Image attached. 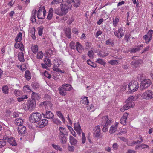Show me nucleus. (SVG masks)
Here are the masks:
<instances>
[{"mask_svg": "<svg viewBox=\"0 0 153 153\" xmlns=\"http://www.w3.org/2000/svg\"><path fill=\"white\" fill-rule=\"evenodd\" d=\"M59 130L58 137L62 144H65L67 142V137L68 135V132L66 129L62 127H59Z\"/></svg>", "mask_w": 153, "mask_h": 153, "instance_id": "f257e3e1", "label": "nucleus"}, {"mask_svg": "<svg viewBox=\"0 0 153 153\" xmlns=\"http://www.w3.org/2000/svg\"><path fill=\"white\" fill-rule=\"evenodd\" d=\"M102 121L101 125H104L102 130L103 132H105L108 131V127L111 125L112 120L109 119L108 116H107L102 117Z\"/></svg>", "mask_w": 153, "mask_h": 153, "instance_id": "f03ea898", "label": "nucleus"}, {"mask_svg": "<svg viewBox=\"0 0 153 153\" xmlns=\"http://www.w3.org/2000/svg\"><path fill=\"white\" fill-rule=\"evenodd\" d=\"M71 0H67L65 2L62 3L61 6V10L65 15L68 12L69 10H70L72 5L70 3Z\"/></svg>", "mask_w": 153, "mask_h": 153, "instance_id": "7ed1b4c3", "label": "nucleus"}, {"mask_svg": "<svg viewBox=\"0 0 153 153\" xmlns=\"http://www.w3.org/2000/svg\"><path fill=\"white\" fill-rule=\"evenodd\" d=\"M42 117L41 114L38 112L33 113L29 117V120L32 123L40 121Z\"/></svg>", "mask_w": 153, "mask_h": 153, "instance_id": "20e7f679", "label": "nucleus"}, {"mask_svg": "<svg viewBox=\"0 0 153 153\" xmlns=\"http://www.w3.org/2000/svg\"><path fill=\"white\" fill-rule=\"evenodd\" d=\"M93 135L94 137L97 139L102 137L103 134L101 133V129L99 125L95 126L93 129Z\"/></svg>", "mask_w": 153, "mask_h": 153, "instance_id": "39448f33", "label": "nucleus"}, {"mask_svg": "<svg viewBox=\"0 0 153 153\" xmlns=\"http://www.w3.org/2000/svg\"><path fill=\"white\" fill-rule=\"evenodd\" d=\"M35 105L34 101L33 100H29L27 102L25 103L23 108L26 110H32L35 107Z\"/></svg>", "mask_w": 153, "mask_h": 153, "instance_id": "423d86ee", "label": "nucleus"}, {"mask_svg": "<svg viewBox=\"0 0 153 153\" xmlns=\"http://www.w3.org/2000/svg\"><path fill=\"white\" fill-rule=\"evenodd\" d=\"M134 98L133 96H131L126 100V104L125 105V107H126V109H128L134 106L135 104L133 102Z\"/></svg>", "mask_w": 153, "mask_h": 153, "instance_id": "0eeeda50", "label": "nucleus"}, {"mask_svg": "<svg viewBox=\"0 0 153 153\" xmlns=\"http://www.w3.org/2000/svg\"><path fill=\"white\" fill-rule=\"evenodd\" d=\"M139 85L137 81H132L130 82L128 86V88L131 92H134L138 88Z\"/></svg>", "mask_w": 153, "mask_h": 153, "instance_id": "6e6552de", "label": "nucleus"}, {"mask_svg": "<svg viewBox=\"0 0 153 153\" xmlns=\"http://www.w3.org/2000/svg\"><path fill=\"white\" fill-rule=\"evenodd\" d=\"M37 13V17L39 19H43L45 17L46 11L44 6H41L38 10Z\"/></svg>", "mask_w": 153, "mask_h": 153, "instance_id": "1a4fd4ad", "label": "nucleus"}, {"mask_svg": "<svg viewBox=\"0 0 153 153\" xmlns=\"http://www.w3.org/2000/svg\"><path fill=\"white\" fill-rule=\"evenodd\" d=\"M141 97L144 99H151L153 98V92L150 90H146L142 94Z\"/></svg>", "mask_w": 153, "mask_h": 153, "instance_id": "9d476101", "label": "nucleus"}, {"mask_svg": "<svg viewBox=\"0 0 153 153\" xmlns=\"http://www.w3.org/2000/svg\"><path fill=\"white\" fill-rule=\"evenodd\" d=\"M151 80L149 79H145L142 81L140 86V89L143 90L146 89L151 84Z\"/></svg>", "mask_w": 153, "mask_h": 153, "instance_id": "9b49d317", "label": "nucleus"}, {"mask_svg": "<svg viewBox=\"0 0 153 153\" xmlns=\"http://www.w3.org/2000/svg\"><path fill=\"white\" fill-rule=\"evenodd\" d=\"M153 33V30H151L148 32L147 34L143 36V39L145 40L146 43H148L151 40Z\"/></svg>", "mask_w": 153, "mask_h": 153, "instance_id": "f8f14e48", "label": "nucleus"}, {"mask_svg": "<svg viewBox=\"0 0 153 153\" xmlns=\"http://www.w3.org/2000/svg\"><path fill=\"white\" fill-rule=\"evenodd\" d=\"M124 33L125 31L122 27H120L117 31L114 32V34L118 38H121L124 36Z\"/></svg>", "mask_w": 153, "mask_h": 153, "instance_id": "ddd939ff", "label": "nucleus"}, {"mask_svg": "<svg viewBox=\"0 0 153 153\" xmlns=\"http://www.w3.org/2000/svg\"><path fill=\"white\" fill-rule=\"evenodd\" d=\"M40 106L44 107L48 109H52L53 108V104L51 102L48 101L41 102L40 104Z\"/></svg>", "mask_w": 153, "mask_h": 153, "instance_id": "4468645a", "label": "nucleus"}, {"mask_svg": "<svg viewBox=\"0 0 153 153\" xmlns=\"http://www.w3.org/2000/svg\"><path fill=\"white\" fill-rule=\"evenodd\" d=\"M48 123V121L46 119H44L39 121L37 124V126L38 127L43 128L46 126Z\"/></svg>", "mask_w": 153, "mask_h": 153, "instance_id": "2eb2a0df", "label": "nucleus"}, {"mask_svg": "<svg viewBox=\"0 0 153 153\" xmlns=\"http://www.w3.org/2000/svg\"><path fill=\"white\" fill-rule=\"evenodd\" d=\"M74 128L76 131L78 135H80L81 134V132L82 130L80 125L79 122L76 123L74 124Z\"/></svg>", "mask_w": 153, "mask_h": 153, "instance_id": "dca6fc26", "label": "nucleus"}, {"mask_svg": "<svg viewBox=\"0 0 153 153\" xmlns=\"http://www.w3.org/2000/svg\"><path fill=\"white\" fill-rule=\"evenodd\" d=\"M142 61L140 59H138L136 60H134L131 63L132 67L137 68L138 67L142 64Z\"/></svg>", "mask_w": 153, "mask_h": 153, "instance_id": "f3484780", "label": "nucleus"}, {"mask_svg": "<svg viewBox=\"0 0 153 153\" xmlns=\"http://www.w3.org/2000/svg\"><path fill=\"white\" fill-rule=\"evenodd\" d=\"M119 123L116 122L110 127L109 132L110 134H113L115 132L118 127Z\"/></svg>", "mask_w": 153, "mask_h": 153, "instance_id": "a211bd4d", "label": "nucleus"}, {"mask_svg": "<svg viewBox=\"0 0 153 153\" xmlns=\"http://www.w3.org/2000/svg\"><path fill=\"white\" fill-rule=\"evenodd\" d=\"M14 47L16 49H19L22 51H23L24 50V45L22 42H16Z\"/></svg>", "mask_w": 153, "mask_h": 153, "instance_id": "6ab92c4d", "label": "nucleus"}, {"mask_svg": "<svg viewBox=\"0 0 153 153\" xmlns=\"http://www.w3.org/2000/svg\"><path fill=\"white\" fill-rule=\"evenodd\" d=\"M129 114L127 113H125L120 120V122L123 125H126V120Z\"/></svg>", "mask_w": 153, "mask_h": 153, "instance_id": "aec40b11", "label": "nucleus"}, {"mask_svg": "<svg viewBox=\"0 0 153 153\" xmlns=\"http://www.w3.org/2000/svg\"><path fill=\"white\" fill-rule=\"evenodd\" d=\"M5 139L7 140V142L11 145L14 146L17 145V143L16 142L14 138L12 137H6Z\"/></svg>", "mask_w": 153, "mask_h": 153, "instance_id": "412c9836", "label": "nucleus"}, {"mask_svg": "<svg viewBox=\"0 0 153 153\" xmlns=\"http://www.w3.org/2000/svg\"><path fill=\"white\" fill-rule=\"evenodd\" d=\"M44 117L47 119H52L54 115L53 113L51 111H46L45 114H43Z\"/></svg>", "mask_w": 153, "mask_h": 153, "instance_id": "4be33fe9", "label": "nucleus"}, {"mask_svg": "<svg viewBox=\"0 0 153 153\" xmlns=\"http://www.w3.org/2000/svg\"><path fill=\"white\" fill-rule=\"evenodd\" d=\"M26 130V128L22 125L19 126L18 128V132L19 134L22 135L25 133Z\"/></svg>", "mask_w": 153, "mask_h": 153, "instance_id": "5701e85b", "label": "nucleus"}, {"mask_svg": "<svg viewBox=\"0 0 153 153\" xmlns=\"http://www.w3.org/2000/svg\"><path fill=\"white\" fill-rule=\"evenodd\" d=\"M64 32L66 36L69 39L71 37V30L69 27H66L64 29Z\"/></svg>", "mask_w": 153, "mask_h": 153, "instance_id": "b1692460", "label": "nucleus"}, {"mask_svg": "<svg viewBox=\"0 0 153 153\" xmlns=\"http://www.w3.org/2000/svg\"><path fill=\"white\" fill-rule=\"evenodd\" d=\"M64 85H62L61 87L59 88L58 90L59 94L62 96H65L67 94V92L64 89Z\"/></svg>", "mask_w": 153, "mask_h": 153, "instance_id": "393cba45", "label": "nucleus"}, {"mask_svg": "<svg viewBox=\"0 0 153 153\" xmlns=\"http://www.w3.org/2000/svg\"><path fill=\"white\" fill-rule=\"evenodd\" d=\"M77 51L79 53H81L82 50H84L83 47L79 42H77L76 45Z\"/></svg>", "mask_w": 153, "mask_h": 153, "instance_id": "a878e982", "label": "nucleus"}, {"mask_svg": "<svg viewBox=\"0 0 153 153\" xmlns=\"http://www.w3.org/2000/svg\"><path fill=\"white\" fill-rule=\"evenodd\" d=\"M69 139L71 145L75 146L77 144V140L73 137L71 136H70Z\"/></svg>", "mask_w": 153, "mask_h": 153, "instance_id": "bb28decb", "label": "nucleus"}, {"mask_svg": "<svg viewBox=\"0 0 153 153\" xmlns=\"http://www.w3.org/2000/svg\"><path fill=\"white\" fill-rule=\"evenodd\" d=\"M23 91L26 94L30 93L32 91L30 87L28 85H25L23 88Z\"/></svg>", "mask_w": 153, "mask_h": 153, "instance_id": "cd10ccee", "label": "nucleus"}, {"mask_svg": "<svg viewBox=\"0 0 153 153\" xmlns=\"http://www.w3.org/2000/svg\"><path fill=\"white\" fill-rule=\"evenodd\" d=\"M109 54L106 51H101L99 52L98 55L99 56L102 57L104 58Z\"/></svg>", "mask_w": 153, "mask_h": 153, "instance_id": "c85d7f7f", "label": "nucleus"}, {"mask_svg": "<svg viewBox=\"0 0 153 153\" xmlns=\"http://www.w3.org/2000/svg\"><path fill=\"white\" fill-rule=\"evenodd\" d=\"M53 13V10L52 8H50L48 11L47 18L48 20H51L52 17Z\"/></svg>", "mask_w": 153, "mask_h": 153, "instance_id": "c756f323", "label": "nucleus"}, {"mask_svg": "<svg viewBox=\"0 0 153 153\" xmlns=\"http://www.w3.org/2000/svg\"><path fill=\"white\" fill-rule=\"evenodd\" d=\"M143 45H140L138 46L137 48L131 49L130 50L131 53H134L137 51H139L141 49V47H143Z\"/></svg>", "mask_w": 153, "mask_h": 153, "instance_id": "7c9ffc66", "label": "nucleus"}, {"mask_svg": "<svg viewBox=\"0 0 153 153\" xmlns=\"http://www.w3.org/2000/svg\"><path fill=\"white\" fill-rule=\"evenodd\" d=\"M79 0H71L70 1V3H72V5L75 7H77L80 5Z\"/></svg>", "mask_w": 153, "mask_h": 153, "instance_id": "2f4dec72", "label": "nucleus"}, {"mask_svg": "<svg viewBox=\"0 0 153 153\" xmlns=\"http://www.w3.org/2000/svg\"><path fill=\"white\" fill-rule=\"evenodd\" d=\"M14 123L16 125L20 126L22 125L23 121L22 119L16 118L15 120Z\"/></svg>", "mask_w": 153, "mask_h": 153, "instance_id": "473e14b6", "label": "nucleus"}, {"mask_svg": "<svg viewBox=\"0 0 153 153\" xmlns=\"http://www.w3.org/2000/svg\"><path fill=\"white\" fill-rule=\"evenodd\" d=\"M36 12L37 11L36 10H33V13H32L31 17V21L33 23L36 22Z\"/></svg>", "mask_w": 153, "mask_h": 153, "instance_id": "72a5a7b5", "label": "nucleus"}, {"mask_svg": "<svg viewBox=\"0 0 153 153\" xmlns=\"http://www.w3.org/2000/svg\"><path fill=\"white\" fill-rule=\"evenodd\" d=\"M18 59L21 62H23L24 61V55L22 52H21L19 53Z\"/></svg>", "mask_w": 153, "mask_h": 153, "instance_id": "f704fd0d", "label": "nucleus"}, {"mask_svg": "<svg viewBox=\"0 0 153 153\" xmlns=\"http://www.w3.org/2000/svg\"><path fill=\"white\" fill-rule=\"evenodd\" d=\"M95 62L97 63L102 65L104 66H105L106 64V62L104 61L103 59H100V58L96 59Z\"/></svg>", "mask_w": 153, "mask_h": 153, "instance_id": "c9c22d12", "label": "nucleus"}, {"mask_svg": "<svg viewBox=\"0 0 153 153\" xmlns=\"http://www.w3.org/2000/svg\"><path fill=\"white\" fill-rule=\"evenodd\" d=\"M38 46L37 45H34L32 46L31 50L34 53H36L38 51Z\"/></svg>", "mask_w": 153, "mask_h": 153, "instance_id": "e433bc0d", "label": "nucleus"}, {"mask_svg": "<svg viewBox=\"0 0 153 153\" xmlns=\"http://www.w3.org/2000/svg\"><path fill=\"white\" fill-rule=\"evenodd\" d=\"M25 76L27 80H30L31 79V74L29 70H27L25 73Z\"/></svg>", "mask_w": 153, "mask_h": 153, "instance_id": "4c0bfd02", "label": "nucleus"}, {"mask_svg": "<svg viewBox=\"0 0 153 153\" xmlns=\"http://www.w3.org/2000/svg\"><path fill=\"white\" fill-rule=\"evenodd\" d=\"M57 116L62 120L63 123L65 122V120L63 115L60 111H57L56 112Z\"/></svg>", "mask_w": 153, "mask_h": 153, "instance_id": "58836bf2", "label": "nucleus"}, {"mask_svg": "<svg viewBox=\"0 0 153 153\" xmlns=\"http://www.w3.org/2000/svg\"><path fill=\"white\" fill-rule=\"evenodd\" d=\"M3 93L5 94H7L9 93V88L7 85L3 86L2 88Z\"/></svg>", "mask_w": 153, "mask_h": 153, "instance_id": "ea45409f", "label": "nucleus"}, {"mask_svg": "<svg viewBox=\"0 0 153 153\" xmlns=\"http://www.w3.org/2000/svg\"><path fill=\"white\" fill-rule=\"evenodd\" d=\"M81 99L82 100L81 101V102L83 104L87 105L89 103L88 97H82Z\"/></svg>", "mask_w": 153, "mask_h": 153, "instance_id": "a19ab883", "label": "nucleus"}, {"mask_svg": "<svg viewBox=\"0 0 153 153\" xmlns=\"http://www.w3.org/2000/svg\"><path fill=\"white\" fill-rule=\"evenodd\" d=\"M22 39V34L21 32H19L17 37L15 38V40L16 42H21L20 41Z\"/></svg>", "mask_w": 153, "mask_h": 153, "instance_id": "79ce46f5", "label": "nucleus"}, {"mask_svg": "<svg viewBox=\"0 0 153 153\" xmlns=\"http://www.w3.org/2000/svg\"><path fill=\"white\" fill-rule=\"evenodd\" d=\"M62 85H64V87L66 91H71L72 88L71 86L68 84H64Z\"/></svg>", "mask_w": 153, "mask_h": 153, "instance_id": "37998d69", "label": "nucleus"}, {"mask_svg": "<svg viewBox=\"0 0 153 153\" xmlns=\"http://www.w3.org/2000/svg\"><path fill=\"white\" fill-rule=\"evenodd\" d=\"M55 13L59 15H65L63 13V11L61 10H60L59 8H58L55 10L54 11Z\"/></svg>", "mask_w": 153, "mask_h": 153, "instance_id": "c03bdc74", "label": "nucleus"}, {"mask_svg": "<svg viewBox=\"0 0 153 153\" xmlns=\"http://www.w3.org/2000/svg\"><path fill=\"white\" fill-rule=\"evenodd\" d=\"M52 120L54 123L57 125H61L62 124V122L60 121V120L57 118H54Z\"/></svg>", "mask_w": 153, "mask_h": 153, "instance_id": "a18cd8bd", "label": "nucleus"}, {"mask_svg": "<svg viewBox=\"0 0 153 153\" xmlns=\"http://www.w3.org/2000/svg\"><path fill=\"white\" fill-rule=\"evenodd\" d=\"M44 56V53L42 51L39 52L37 54L36 58L38 59H42Z\"/></svg>", "mask_w": 153, "mask_h": 153, "instance_id": "49530a36", "label": "nucleus"}, {"mask_svg": "<svg viewBox=\"0 0 153 153\" xmlns=\"http://www.w3.org/2000/svg\"><path fill=\"white\" fill-rule=\"evenodd\" d=\"M54 65L59 66L62 63V61L59 59H56L54 60Z\"/></svg>", "mask_w": 153, "mask_h": 153, "instance_id": "de8ad7c7", "label": "nucleus"}, {"mask_svg": "<svg viewBox=\"0 0 153 153\" xmlns=\"http://www.w3.org/2000/svg\"><path fill=\"white\" fill-rule=\"evenodd\" d=\"M52 146L56 150H58L60 151H62V148H61L59 146L54 144H52Z\"/></svg>", "mask_w": 153, "mask_h": 153, "instance_id": "09e8293b", "label": "nucleus"}, {"mask_svg": "<svg viewBox=\"0 0 153 153\" xmlns=\"http://www.w3.org/2000/svg\"><path fill=\"white\" fill-rule=\"evenodd\" d=\"M46 53L48 56L50 57L53 55V51L50 48L47 50Z\"/></svg>", "mask_w": 153, "mask_h": 153, "instance_id": "8fccbe9b", "label": "nucleus"}, {"mask_svg": "<svg viewBox=\"0 0 153 153\" xmlns=\"http://www.w3.org/2000/svg\"><path fill=\"white\" fill-rule=\"evenodd\" d=\"M44 62L45 64L48 66L51 65V61L48 58H45L44 59Z\"/></svg>", "mask_w": 153, "mask_h": 153, "instance_id": "3c124183", "label": "nucleus"}, {"mask_svg": "<svg viewBox=\"0 0 153 153\" xmlns=\"http://www.w3.org/2000/svg\"><path fill=\"white\" fill-rule=\"evenodd\" d=\"M6 144V141L3 139H0V148H1Z\"/></svg>", "mask_w": 153, "mask_h": 153, "instance_id": "603ef678", "label": "nucleus"}, {"mask_svg": "<svg viewBox=\"0 0 153 153\" xmlns=\"http://www.w3.org/2000/svg\"><path fill=\"white\" fill-rule=\"evenodd\" d=\"M105 44L107 45H110L113 46L114 45V42L112 41L111 39H108L105 42Z\"/></svg>", "mask_w": 153, "mask_h": 153, "instance_id": "864d4df0", "label": "nucleus"}, {"mask_svg": "<svg viewBox=\"0 0 153 153\" xmlns=\"http://www.w3.org/2000/svg\"><path fill=\"white\" fill-rule=\"evenodd\" d=\"M38 97L37 94L33 92L32 94V98L33 100H35L37 99Z\"/></svg>", "mask_w": 153, "mask_h": 153, "instance_id": "5fc2aeb1", "label": "nucleus"}, {"mask_svg": "<svg viewBox=\"0 0 153 153\" xmlns=\"http://www.w3.org/2000/svg\"><path fill=\"white\" fill-rule=\"evenodd\" d=\"M119 21V18L118 16L116 17L115 19L113 20V25L114 26H116L117 24Z\"/></svg>", "mask_w": 153, "mask_h": 153, "instance_id": "6e6d98bb", "label": "nucleus"}, {"mask_svg": "<svg viewBox=\"0 0 153 153\" xmlns=\"http://www.w3.org/2000/svg\"><path fill=\"white\" fill-rule=\"evenodd\" d=\"M108 63L111 65H117L118 63L117 61L116 60H110L108 62Z\"/></svg>", "mask_w": 153, "mask_h": 153, "instance_id": "4d7b16f0", "label": "nucleus"}, {"mask_svg": "<svg viewBox=\"0 0 153 153\" xmlns=\"http://www.w3.org/2000/svg\"><path fill=\"white\" fill-rule=\"evenodd\" d=\"M130 36V34L129 33H126L124 37V39L127 42H128Z\"/></svg>", "mask_w": 153, "mask_h": 153, "instance_id": "13d9d810", "label": "nucleus"}, {"mask_svg": "<svg viewBox=\"0 0 153 153\" xmlns=\"http://www.w3.org/2000/svg\"><path fill=\"white\" fill-rule=\"evenodd\" d=\"M14 93L15 95L17 97L20 96L21 94V91L18 90H15Z\"/></svg>", "mask_w": 153, "mask_h": 153, "instance_id": "bf43d9fd", "label": "nucleus"}, {"mask_svg": "<svg viewBox=\"0 0 153 153\" xmlns=\"http://www.w3.org/2000/svg\"><path fill=\"white\" fill-rule=\"evenodd\" d=\"M43 28H41L40 27H39L38 28V34L40 36H41L43 34Z\"/></svg>", "mask_w": 153, "mask_h": 153, "instance_id": "052dcab7", "label": "nucleus"}, {"mask_svg": "<svg viewBox=\"0 0 153 153\" xmlns=\"http://www.w3.org/2000/svg\"><path fill=\"white\" fill-rule=\"evenodd\" d=\"M44 75L45 76V77L49 79H50L51 77V75L49 73L48 71H45V72L44 73Z\"/></svg>", "mask_w": 153, "mask_h": 153, "instance_id": "680f3d73", "label": "nucleus"}, {"mask_svg": "<svg viewBox=\"0 0 153 153\" xmlns=\"http://www.w3.org/2000/svg\"><path fill=\"white\" fill-rule=\"evenodd\" d=\"M63 0H54L51 3L52 4H57L62 2Z\"/></svg>", "mask_w": 153, "mask_h": 153, "instance_id": "e2e57ef3", "label": "nucleus"}, {"mask_svg": "<svg viewBox=\"0 0 153 153\" xmlns=\"http://www.w3.org/2000/svg\"><path fill=\"white\" fill-rule=\"evenodd\" d=\"M69 45L71 49L74 50L75 49V46L76 45L75 43L73 41L71 42L70 43Z\"/></svg>", "mask_w": 153, "mask_h": 153, "instance_id": "0e129e2a", "label": "nucleus"}, {"mask_svg": "<svg viewBox=\"0 0 153 153\" xmlns=\"http://www.w3.org/2000/svg\"><path fill=\"white\" fill-rule=\"evenodd\" d=\"M81 140L82 143H85L86 141V137L85 134L84 133H82Z\"/></svg>", "mask_w": 153, "mask_h": 153, "instance_id": "69168bd1", "label": "nucleus"}, {"mask_svg": "<svg viewBox=\"0 0 153 153\" xmlns=\"http://www.w3.org/2000/svg\"><path fill=\"white\" fill-rule=\"evenodd\" d=\"M74 19L73 17L70 18L67 21V23L68 24H71L74 21Z\"/></svg>", "mask_w": 153, "mask_h": 153, "instance_id": "338daca9", "label": "nucleus"}, {"mask_svg": "<svg viewBox=\"0 0 153 153\" xmlns=\"http://www.w3.org/2000/svg\"><path fill=\"white\" fill-rule=\"evenodd\" d=\"M118 145L117 143H114L112 145V148L114 150H117L118 149Z\"/></svg>", "mask_w": 153, "mask_h": 153, "instance_id": "774afa93", "label": "nucleus"}]
</instances>
